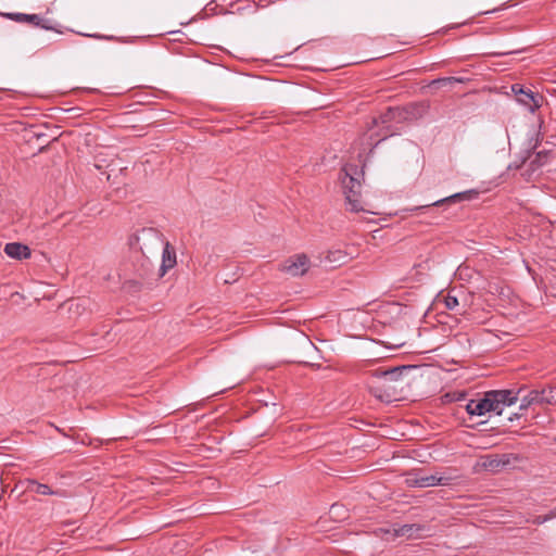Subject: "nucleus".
<instances>
[{"label":"nucleus","instance_id":"1a4fd4ad","mask_svg":"<svg viewBox=\"0 0 556 556\" xmlns=\"http://www.w3.org/2000/svg\"><path fill=\"white\" fill-rule=\"evenodd\" d=\"M424 530V527L416 523L403 525V526H393L391 530H388L387 533H392L393 536L406 538V539H416L420 536V532Z\"/></svg>","mask_w":556,"mask_h":556},{"label":"nucleus","instance_id":"20e7f679","mask_svg":"<svg viewBox=\"0 0 556 556\" xmlns=\"http://www.w3.org/2000/svg\"><path fill=\"white\" fill-rule=\"evenodd\" d=\"M343 192L345 194L346 203L349 205V210L352 212H361L364 211L361 189V181L353 177L349 172H344V175L341 178Z\"/></svg>","mask_w":556,"mask_h":556},{"label":"nucleus","instance_id":"9b49d317","mask_svg":"<svg viewBox=\"0 0 556 556\" xmlns=\"http://www.w3.org/2000/svg\"><path fill=\"white\" fill-rule=\"evenodd\" d=\"M163 253H162V265H161V276L165 275L168 269H172L176 265V252L175 249L169 244V242L164 241Z\"/></svg>","mask_w":556,"mask_h":556},{"label":"nucleus","instance_id":"0eeeda50","mask_svg":"<svg viewBox=\"0 0 556 556\" xmlns=\"http://www.w3.org/2000/svg\"><path fill=\"white\" fill-rule=\"evenodd\" d=\"M469 298L464 292L450 291L444 298L445 307L456 314L466 316L469 312Z\"/></svg>","mask_w":556,"mask_h":556},{"label":"nucleus","instance_id":"9d476101","mask_svg":"<svg viewBox=\"0 0 556 556\" xmlns=\"http://www.w3.org/2000/svg\"><path fill=\"white\" fill-rule=\"evenodd\" d=\"M4 253L14 260H27L31 255L30 249L20 242H10L4 245Z\"/></svg>","mask_w":556,"mask_h":556},{"label":"nucleus","instance_id":"7ed1b4c3","mask_svg":"<svg viewBox=\"0 0 556 556\" xmlns=\"http://www.w3.org/2000/svg\"><path fill=\"white\" fill-rule=\"evenodd\" d=\"M163 243L162 233L154 228H142L129 238V245L143 254L146 251L157 250Z\"/></svg>","mask_w":556,"mask_h":556},{"label":"nucleus","instance_id":"ddd939ff","mask_svg":"<svg viewBox=\"0 0 556 556\" xmlns=\"http://www.w3.org/2000/svg\"><path fill=\"white\" fill-rule=\"evenodd\" d=\"M450 478L437 476V475H429V476H420L419 477V488H428V486H434V485H447L450 482Z\"/></svg>","mask_w":556,"mask_h":556},{"label":"nucleus","instance_id":"f3484780","mask_svg":"<svg viewBox=\"0 0 556 556\" xmlns=\"http://www.w3.org/2000/svg\"><path fill=\"white\" fill-rule=\"evenodd\" d=\"M541 404H556V388H547L539 390Z\"/></svg>","mask_w":556,"mask_h":556},{"label":"nucleus","instance_id":"6e6552de","mask_svg":"<svg viewBox=\"0 0 556 556\" xmlns=\"http://www.w3.org/2000/svg\"><path fill=\"white\" fill-rule=\"evenodd\" d=\"M7 16L17 23H29L45 29H53L49 20L41 18L38 14L8 13Z\"/></svg>","mask_w":556,"mask_h":556},{"label":"nucleus","instance_id":"aec40b11","mask_svg":"<svg viewBox=\"0 0 556 556\" xmlns=\"http://www.w3.org/2000/svg\"><path fill=\"white\" fill-rule=\"evenodd\" d=\"M419 477L420 475H408L405 482L410 488H419Z\"/></svg>","mask_w":556,"mask_h":556},{"label":"nucleus","instance_id":"412c9836","mask_svg":"<svg viewBox=\"0 0 556 556\" xmlns=\"http://www.w3.org/2000/svg\"><path fill=\"white\" fill-rule=\"evenodd\" d=\"M546 521H548V517H547L546 515H544V516H536V517L532 520V522H533L534 525H542V523H544V522H546Z\"/></svg>","mask_w":556,"mask_h":556},{"label":"nucleus","instance_id":"5701e85b","mask_svg":"<svg viewBox=\"0 0 556 556\" xmlns=\"http://www.w3.org/2000/svg\"><path fill=\"white\" fill-rule=\"evenodd\" d=\"M511 51H498V52H491L492 55H506L509 54Z\"/></svg>","mask_w":556,"mask_h":556},{"label":"nucleus","instance_id":"f8f14e48","mask_svg":"<svg viewBox=\"0 0 556 556\" xmlns=\"http://www.w3.org/2000/svg\"><path fill=\"white\" fill-rule=\"evenodd\" d=\"M352 258L351 254L341 249L329 250L325 256V262L332 267L346 264Z\"/></svg>","mask_w":556,"mask_h":556},{"label":"nucleus","instance_id":"39448f33","mask_svg":"<svg viewBox=\"0 0 556 556\" xmlns=\"http://www.w3.org/2000/svg\"><path fill=\"white\" fill-rule=\"evenodd\" d=\"M309 267L311 262L305 254H295L280 264L279 269L289 276L298 277L306 274Z\"/></svg>","mask_w":556,"mask_h":556},{"label":"nucleus","instance_id":"2eb2a0df","mask_svg":"<svg viewBox=\"0 0 556 556\" xmlns=\"http://www.w3.org/2000/svg\"><path fill=\"white\" fill-rule=\"evenodd\" d=\"M26 489H27V491L35 492V493L41 494V495L59 494L58 491H52L49 485L39 483L35 480H28Z\"/></svg>","mask_w":556,"mask_h":556},{"label":"nucleus","instance_id":"dca6fc26","mask_svg":"<svg viewBox=\"0 0 556 556\" xmlns=\"http://www.w3.org/2000/svg\"><path fill=\"white\" fill-rule=\"evenodd\" d=\"M532 404H541L539 390H531L521 397L520 410H526Z\"/></svg>","mask_w":556,"mask_h":556},{"label":"nucleus","instance_id":"4468645a","mask_svg":"<svg viewBox=\"0 0 556 556\" xmlns=\"http://www.w3.org/2000/svg\"><path fill=\"white\" fill-rule=\"evenodd\" d=\"M470 199V195L468 192H458V193H455V194H452V195H448L446 198H443V199H440L438 201H434L433 203L431 204H428V205H425V206H421L420 208L422 207H429V206H440V205H443V204H450V203H456L458 201H462V200H468Z\"/></svg>","mask_w":556,"mask_h":556},{"label":"nucleus","instance_id":"6ab92c4d","mask_svg":"<svg viewBox=\"0 0 556 556\" xmlns=\"http://www.w3.org/2000/svg\"><path fill=\"white\" fill-rule=\"evenodd\" d=\"M422 269H426V266L422 264H417L413 267V270H415L414 276L407 278V280H410L413 282L419 281L420 276L422 275Z\"/></svg>","mask_w":556,"mask_h":556},{"label":"nucleus","instance_id":"423d86ee","mask_svg":"<svg viewBox=\"0 0 556 556\" xmlns=\"http://www.w3.org/2000/svg\"><path fill=\"white\" fill-rule=\"evenodd\" d=\"M511 91L514 92L516 100L526 106L530 112H534L541 106L543 97L539 93H534L530 89H525L521 85H513Z\"/></svg>","mask_w":556,"mask_h":556},{"label":"nucleus","instance_id":"f03ea898","mask_svg":"<svg viewBox=\"0 0 556 556\" xmlns=\"http://www.w3.org/2000/svg\"><path fill=\"white\" fill-rule=\"evenodd\" d=\"M522 389L514 390H493L485 392L483 397L470 400L466 405V410L471 416H483L486 413L501 415L505 407L511 406L519 400Z\"/></svg>","mask_w":556,"mask_h":556},{"label":"nucleus","instance_id":"f257e3e1","mask_svg":"<svg viewBox=\"0 0 556 556\" xmlns=\"http://www.w3.org/2000/svg\"><path fill=\"white\" fill-rule=\"evenodd\" d=\"M410 368L409 366H401L388 370L377 369L372 371L369 381L370 393L384 402L400 400L405 387L409 384L404 372H408Z\"/></svg>","mask_w":556,"mask_h":556},{"label":"nucleus","instance_id":"a211bd4d","mask_svg":"<svg viewBox=\"0 0 556 556\" xmlns=\"http://www.w3.org/2000/svg\"><path fill=\"white\" fill-rule=\"evenodd\" d=\"M463 81H464V79L459 78V77H442V78L433 79L429 84V87L439 88V87H443V86H452L454 84H458V83H463Z\"/></svg>","mask_w":556,"mask_h":556},{"label":"nucleus","instance_id":"4be33fe9","mask_svg":"<svg viewBox=\"0 0 556 556\" xmlns=\"http://www.w3.org/2000/svg\"><path fill=\"white\" fill-rule=\"evenodd\" d=\"M548 520L556 518V508L552 509L547 515Z\"/></svg>","mask_w":556,"mask_h":556},{"label":"nucleus","instance_id":"b1692460","mask_svg":"<svg viewBox=\"0 0 556 556\" xmlns=\"http://www.w3.org/2000/svg\"><path fill=\"white\" fill-rule=\"evenodd\" d=\"M518 417H519V415H518V414H515V415H513V416H510V417H509V420H510V421H513L515 418H518Z\"/></svg>","mask_w":556,"mask_h":556}]
</instances>
